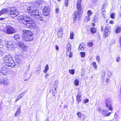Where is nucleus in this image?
I'll use <instances>...</instances> for the list:
<instances>
[{
    "label": "nucleus",
    "mask_w": 121,
    "mask_h": 121,
    "mask_svg": "<svg viewBox=\"0 0 121 121\" xmlns=\"http://www.w3.org/2000/svg\"><path fill=\"white\" fill-rule=\"evenodd\" d=\"M28 13H31L32 14L36 17V18L40 21L43 20V18L42 14L36 7L32 6H28L27 9Z\"/></svg>",
    "instance_id": "f257e3e1"
},
{
    "label": "nucleus",
    "mask_w": 121,
    "mask_h": 121,
    "mask_svg": "<svg viewBox=\"0 0 121 121\" xmlns=\"http://www.w3.org/2000/svg\"><path fill=\"white\" fill-rule=\"evenodd\" d=\"M82 0H78L77 1V12H74L73 16V21L75 23L78 18L80 19V18L81 17V10L82 8L81 5V2Z\"/></svg>",
    "instance_id": "f03ea898"
},
{
    "label": "nucleus",
    "mask_w": 121,
    "mask_h": 121,
    "mask_svg": "<svg viewBox=\"0 0 121 121\" xmlns=\"http://www.w3.org/2000/svg\"><path fill=\"white\" fill-rule=\"evenodd\" d=\"M24 20L23 21H20L21 24L23 23L26 25V26L28 28L31 29H34L36 28V24L33 22L32 21L33 19L32 18L28 15L24 16Z\"/></svg>",
    "instance_id": "7ed1b4c3"
},
{
    "label": "nucleus",
    "mask_w": 121,
    "mask_h": 121,
    "mask_svg": "<svg viewBox=\"0 0 121 121\" xmlns=\"http://www.w3.org/2000/svg\"><path fill=\"white\" fill-rule=\"evenodd\" d=\"M2 30L8 34H12L16 32L15 29L10 25H7Z\"/></svg>",
    "instance_id": "20e7f679"
},
{
    "label": "nucleus",
    "mask_w": 121,
    "mask_h": 121,
    "mask_svg": "<svg viewBox=\"0 0 121 121\" xmlns=\"http://www.w3.org/2000/svg\"><path fill=\"white\" fill-rule=\"evenodd\" d=\"M105 100L106 107L109 110L112 111L113 110V108L112 106V103L111 99L108 98H106Z\"/></svg>",
    "instance_id": "39448f33"
},
{
    "label": "nucleus",
    "mask_w": 121,
    "mask_h": 121,
    "mask_svg": "<svg viewBox=\"0 0 121 121\" xmlns=\"http://www.w3.org/2000/svg\"><path fill=\"white\" fill-rule=\"evenodd\" d=\"M12 10L10 11V13H9V15L12 17H15L19 14V13L16 11L15 10V8L14 7H12Z\"/></svg>",
    "instance_id": "423d86ee"
},
{
    "label": "nucleus",
    "mask_w": 121,
    "mask_h": 121,
    "mask_svg": "<svg viewBox=\"0 0 121 121\" xmlns=\"http://www.w3.org/2000/svg\"><path fill=\"white\" fill-rule=\"evenodd\" d=\"M71 45L70 44H68L67 45L66 53L67 55H68L70 58L72 57V53L71 52Z\"/></svg>",
    "instance_id": "0eeeda50"
},
{
    "label": "nucleus",
    "mask_w": 121,
    "mask_h": 121,
    "mask_svg": "<svg viewBox=\"0 0 121 121\" xmlns=\"http://www.w3.org/2000/svg\"><path fill=\"white\" fill-rule=\"evenodd\" d=\"M33 34L29 30H24L23 31V33L22 34V36H32Z\"/></svg>",
    "instance_id": "6e6552de"
},
{
    "label": "nucleus",
    "mask_w": 121,
    "mask_h": 121,
    "mask_svg": "<svg viewBox=\"0 0 121 121\" xmlns=\"http://www.w3.org/2000/svg\"><path fill=\"white\" fill-rule=\"evenodd\" d=\"M34 38L32 36H23L22 37V39L23 41L28 42L32 41L33 39Z\"/></svg>",
    "instance_id": "1a4fd4ad"
},
{
    "label": "nucleus",
    "mask_w": 121,
    "mask_h": 121,
    "mask_svg": "<svg viewBox=\"0 0 121 121\" xmlns=\"http://www.w3.org/2000/svg\"><path fill=\"white\" fill-rule=\"evenodd\" d=\"M50 10V8L48 7H45L43 9V12L44 16H47L49 14V11Z\"/></svg>",
    "instance_id": "9d476101"
},
{
    "label": "nucleus",
    "mask_w": 121,
    "mask_h": 121,
    "mask_svg": "<svg viewBox=\"0 0 121 121\" xmlns=\"http://www.w3.org/2000/svg\"><path fill=\"white\" fill-rule=\"evenodd\" d=\"M12 59V56L10 55V54L9 53L6 54L3 57V59L4 61H7L8 60H11Z\"/></svg>",
    "instance_id": "9b49d317"
},
{
    "label": "nucleus",
    "mask_w": 121,
    "mask_h": 121,
    "mask_svg": "<svg viewBox=\"0 0 121 121\" xmlns=\"http://www.w3.org/2000/svg\"><path fill=\"white\" fill-rule=\"evenodd\" d=\"M4 85H5L8 84L9 82L8 79L6 78H2L0 80V82Z\"/></svg>",
    "instance_id": "f8f14e48"
},
{
    "label": "nucleus",
    "mask_w": 121,
    "mask_h": 121,
    "mask_svg": "<svg viewBox=\"0 0 121 121\" xmlns=\"http://www.w3.org/2000/svg\"><path fill=\"white\" fill-rule=\"evenodd\" d=\"M9 60L10 61L9 62H6V63H5V64L8 67H13L15 65V63L13 59H12L11 60Z\"/></svg>",
    "instance_id": "ddd939ff"
},
{
    "label": "nucleus",
    "mask_w": 121,
    "mask_h": 121,
    "mask_svg": "<svg viewBox=\"0 0 121 121\" xmlns=\"http://www.w3.org/2000/svg\"><path fill=\"white\" fill-rule=\"evenodd\" d=\"M13 44V41H7L5 46L8 48V49H9L11 47H13V46L14 45Z\"/></svg>",
    "instance_id": "4468645a"
},
{
    "label": "nucleus",
    "mask_w": 121,
    "mask_h": 121,
    "mask_svg": "<svg viewBox=\"0 0 121 121\" xmlns=\"http://www.w3.org/2000/svg\"><path fill=\"white\" fill-rule=\"evenodd\" d=\"M81 92L78 91L77 95L76 96V100L78 101V104L80 101H81L82 99L81 98Z\"/></svg>",
    "instance_id": "2eb2a0df"
},
{
    "label": "nucleus",
    "mask_w": 121,
    "mask_h": 121,
    "mask_svg": "<svg viewBox=\"0 0 121 121\" xmlns=\"http://www.w3.org/2000/svg\"><path fill=\"white\" fill-rule=\"evenodd\" d=\"M111 113V112H109L107 110L105 109L103 110L102 114L105 116H108Z\"/></svg>",
    "instance_id": "dca6fc26"
},
{
    "label": "nucleus",
    "mask_w": 121,
    "mask_h": 121,
    "mask_svg": "<svg viewBox=\"0 0 121 121\" xmlns=\"http://www.w3.org/2000/svg\"><path fill=\"white\" fill-rule=\"evenodd\" d=\"M63 34V31L61 29L58 30L57 32V35L60 37H61L62 36Z\"/></svg>",
    "instance_id": "f3484780"
},
{
    "label": "nucleus",
    "mask_w": 121,
    "mask_h": 121,
    "mask_svg": "<svg viewBox=\"0 0 121 121\" xmlns=\"http://www.w3.org/2000/svg\"><path fill=\"white\" fill-rule=\"evenodd\" d=\"M57 88L55 87H53L52 89V92L53 95L54 96H55V95L57 94V91L56 89Z\"/></svg>",
    "instance_id": "a211bd4d"
},
{
    "label": "nucleus",
    "mask_w": 121,
    "mask_h": 121,
    "mask_svg": "<svg viewBox=\"0 0 121 121\" xmlns=\"http://www.w3.org/2000/svg\"><path fill=\"white\" fill-rule=\"evenodd\" d=\"M85 48V44L84 43H82L80 44L79 46V49L82 50H83Z\"/></svg>",
    "instance_id": "6ab92c4d"
},
{
    "label": "nucleus",
    "mask_w": 121,
    "mask_h": 121,
    "mask_svg": "<svg viewBox=\"0 0 121 121\" xmlns=\"http://www.w3.org/2000/svg\"><path fill=\"white\" fill-rule=\"evenodd\" d=\"M14 37L15 39L17 41H19L20 39L19 35L18 34H15L14 35Z\"/></svg>",
    "instance_id": "aec40b11"
},
{
    "label": "nucleus",
    "mask_w": 121,
    "mask_h": 121,
    "mask_svg": "<svg viewBox=\"0 0 121 121\" xmlns=\"http://www.w3.org/2000/svg\"><path fill=\"white\" fill-rule=\"evenodd\" d=\"M30 69V66L29 65L26 66L24 68V70L25 71V73H26L28 72V71Z\"/></svg>",
    "instance_id": "412c9836"
},
{
    "label": "nucleus",
    "mask_w": 121,
    "mask_h": 121,
    "mask_svg": "<svg viewBox=\"0 0 121 121\" xmlns=\"http://www.w3.org/2000/svg\"><path fill=\"white\" fill-rule=\"evenodd\" d=\"M58 82V80H56L55 81V82L54 83L53 87H55L57 88Z\"/></svg>",
    "instance_id": "4be33fe9"
},
{
    "label": "nucleus",
    "mask_w": 121,
    "mask_h": 121,
    "mask_svg": "<svg viewBox=\"0 0 121 121\" xmlns=\"http://www.w3.org/2000/svg\"><path fill=\"white\" fill-rule=\"evenodd\" d=\"M3 47V46H0V56H2L3 53V51L4 49Z\"/></svg>",
    "instance_id": "5701e85b"
},
{
    "label": "nucleus",
    "mask_w": 121,
    "mask_h": 121,
    "mask_svg": "<svg viewBox=\"0 0 121 121\" xmlns=\"http://www.w3.org/2000/svg\"><path fill=\"white\" fill-rule=\"evenodd\" d=\"M15 65H17V66L19 67L21 66L22 65V63L20 60L18 62H16V63H15Z\"/></svg>",
    "instance_id": "b1692460"
},
{
    "label": "nucleus",
    "mask_w": 121,
    "mask_h": 121,
    "mask_svg": "<svg viewBox=\"0 0 121 121\" xmlns=\"http://www.w3.org/2000/svg\"><path fill=\"white\" fill-rule=\"evenodd\" d=\"M15 59L16 62L19 61L21 60L19 56L17 55H15Z\"/></svg>",
    "instance_id": "393cba45"
},
{
    "label": "nucleus",
    "mask_w": 121,
    "mask_h": 121,
    "mask_svg": "<svg viewBox=\"0 0 121 121\" xmlns=\"http://www.w3.org/2000/svg\"><path fill=\"white\" fill-rule=\"evenodd\" d=\"M77 115L78 116V117L80 118H82V116H83V118H84L85 117V116L84 115H83L82 114H81L80 112L77 113Z\"/></svg>",
    "instance_id": "a878e982"
},
{
    "label": "nucleus",
    "mask_w": 121,
    "mask_h": 121,
    "mask_svg": "<svg viewBox=\"0 0 121 121\" xmlns=\"http://www.w3.org/2000/svg\"><path fill=\"white\" fill-rule=\"evenodd\" d=\"M49 69L48 65H47L45 67V69L43 70V72L44 73H46L48 71Z\"/></svg>",
    "instance_id": "bb28decb"
},
{
    "label": "nucleus",
    "mask_w": 121,
    "mask_h": 121,
    "mask_svg": "<svg viewBox=\"0 0 121 121\" xmlns=\"http://www.w3.org/2000/svg\"><path fill=\"white\" fill-rule=\"evenodd\" d=\"M8 10L7 9H2L0 11L2 14L4 13H6L7 12Z\"/></svg>",
    "instance_id": "cd10ccee"
},
{
    "label": "nucleus",
    "mask_w": 121,
    "mask_h": 121,
    "mask_svg": "<svg viewBox=\"0 0 121 121\" xmlns=\"http://www.w3.org/2000/svg\"><path fill=\"white\" fill-rule=\"evenodd\" d=\"M6 73L5 72V71L2 70L1 69L0 70V75H1V74L3 75H5L6 74Z\"/></svg>",
    "instance_id": "c85d7f7f"
},
{
    "label": "nucleus",
    "mask_w": 121,
    "mask_h": 121,
    "mask_svg": "<svg viewBox=\"0 0 121 121\" xmlns=\"http://www.w3.org/2000/svg\"><path fill=\"white\" fill-rule=\"evenodd\" d=\"M91 33H94L96 32V29L94 27H92L91 29Z\"/></svg>",
    "instance_id": "c756f323"
},
{
    "label": "nucleus",
    "mask_w": 121,
    "mask_h": 121,
    "mask_svg": "<svg viewBox=\"0 0 121 121\" xmlns=\"http://www.w3.org/2000/svg\"><path fill=\"white\" fill-rule=\"evenodd\" d=\"M90 20V17L89 16H85L84 17L85 21L86 22H88Z\"/></svg>",
    "instance_id": "7c9ffc66"
},
{
    "label": "nucleus",
    "mask_w": 121,
    "mask_h": 121,
    "mask_svg": "<svg viewBox=\"0 0 121 121\" xmlns=\"http://www.w3.org/2000/svg\"><path fill=\"white\" fill-rule=\"evenodd\" d=\"M24 16L22 15H20L19 16L18 18V19L21 20H22V21H23V20H24Z\"/></svg>",
    "instance_id": "2f4dec72"
},
{
    "label": "nucleus",
    "mask_w": 121,
    "mask_h": 121,
    "mask_svg": "<svg viewBox=\"0 0 121 121\" xmlns=\"http://www.w3.org/2000/svg\"><path fill=\"white\" fill-rule=\"evenodd\" d=\"M121 30V27H118L116 29V31L117 33H118L120 32Z\"/></svg>",
    "instance_id": "473e14b6"
},
{
    "label": "nucleus",
    "mask_w": 121,
    "mask_h": 121,
    "mask_svg": "<svg viewBox=\"0 0 121 121\" xmlns=\"http://www.w3.org/2000/svg\"><path fill=\"white\" fill-rule=\"evenodd\" d=\"M74 84L76 86L78 85L79 84V81L77 79H76L74 81Z\"/></svg>",
    "instance_id": "72a5a7b5"
},
{
    "label": "nucleus",
    "mask_w": 121,
    "mask_h": 121,
    "mask_svg": "<svg viewBox=\"0 0 121 121\" xmlns=\"http://www.w3.org/2000/svg\"><path fill=\"white\" fill-rule=\"evenodd\" d=\"M110 34V31H106L105 30L104 35L106 37H107Z\"/></svg>",
    "instance_id": "f704fd0d"
},
{
    "label": "nucleus",
    "mask_w": 121,
    "mask_h": 121,
    "mask_svg": "<svg viewBox=\"0 0 121 121\" xmlns=\"http://www.w3.org/2000/svg\"><path fill=\"white\" fill-rule=\"evenodd\" d=\"M81 56L82 57H84L85 55V52H81L80 53Z\"/></svg>",
    "instance_id": "c9c22d12"
},
{
    "label": "nucleus",
    "mask_w": 121,
    "mask_h": 121,
    "mask_svg": "<svg viewBox=\"0 0 121 121\" xmlns=\"http://www.w3.org/2000/svg\"><path fill=\"white\" fill-rule=\"evenodd\" d=\"M4 43L2 39H0V46H3L4 44Z\"/></svg>",
    "instance_id": "e433bc0d"
},
{
    "label": "nucleus",
    "mask_w": 121,
    "mask_h": 121,
    "mask_svg": "<svg viewBox=\"0 0 121 121\" xmlns=\"http://www.w3.org/2000/svg\"><path fill=\"white\" fill-rule=\"evenodd\" d=\"M98 18L96 17H94L93 18V21L95 22H98Z\"/></svg>",
    "instance_id": "4c0bfd02"
},
{
    "label": "nucleus",
    "mask_w": 121,
    "mask_h": 121,
    "mask_svg": "<svg viewBox=\"0 0 121 121\" xmlns=\"http://www.w3.org/2000/svg\"><path fill=\"white\" fill-rule=\"evenodd\" d=\"M73 32H71L70 33V38L71 39H73Z\"/></svg>",
    "instance_id": "58836bf2"
},
{
    "label": "nucleus",
    "mask_w": 121,
    "mask_h": 121,
    "mask_svg": "<svg viewBox=\"0 0 121 121\" xmlns=\"http://www.w3.org/2000/svg\"><path fill=\"white\" fill-rule=\"evenodd\" d=\"M88 16L90 17L92 14V12L90 10H89L87 12Z\"/></svg>",
    "instance_id": "ea45409f"
},
{
    "label": "nucleus",
    "mask_w": 121,
    "mask_h": 121,
    "mask_svg": "<svg viewBox=\"0 0 121 121\" xmlns=\"http://www.w3.org/2000/svg\"><path fill=\"white\" fill-rule=\"evenodd\" d=\"M69 73L72 74H73L74 73V69H70L69 70Z\"/></svg>",
    "instance_id": "a19ab883"
},
{
    "label": "nucleus",
    "mask_w": 121,
    "mask_h": 121,
    "mask_svg": "<svg viewBox=\"0 0 121 121\" xmlns=\"http://www.w3.org/2000/svg\"><path fill=\"white\" fill-rule=\"evenodd\" d=\"M38 70L36 71V73L37 74H38L40 72V70H41L40 67H38Z\"/></svg>",
    "instance_id": "79ce46f5"
},
{
    "label": "nucleus",
    "mask_w": 121,
    "mask_h": 121,
    "mask_svg": "<svg viewBox=\"0 0 121 121\" xmlns=\"http://www.w3.org/2000/svg\"><path fill=\"white\" fill-rule=\"evenodd\" d=\"M69 0H65V3L66 7L67 6L68 4Z\"/></svg>",
    "instance_id": "37998d69"
},
{
    "label": "nucleus",
    "mask_w": 121,
    "mask_h": 121,
    "mask_svg": "<svg viewBox=\"0 0 121 121\" xmlns=\"http://www.w3.org/2000/svg\"><path fill=\"white\" fill-rule=\"evenodd\" d=\"M89 101V100L87 99H84L83 100V102L84 104H85L87 103Z\"/></svg>",
    "instance_id": "c03bdc74"
},
{
    "label": "nucleus",
    "mask_w": 121,
    "mask_h": 121,
    "mask_svg": "<svg viewBox=\"0 0 121 121\" xmlns=\"http://www.w3.org/2000/svg\"><path fill=\"white\" fill-rule=\"evenodd\" d=\"M110 27L109 26L105 28V30L106 31H110Z\"/></svg>",
    "instance_id": "a18cd8bd"
},
{
    "label": "nucleus",
    "mask_w": 121,
    "mask_h": 121,
    "mask_svg": "<svg viewBox=\"0 0 121 121\" xmlns=\"http://www.w3.org/2000/svg\"><path fill=\"white\" fill-rule=\"evenodd\" d=\"M97 110H98L99 112L102 113L104 110L101 109L100 108H98L97 109Z\"/></svg>",
    "instance_id": "49530a36"
},
{
    "label": "nucleus",
    "mask_w": 121,
    "mask_h": 121,
    "mask_svg": "<svg viewBox=\"0 0 121 121\" xmlns=\"http://www.w3.org/2000/svg\"><path fill=\"white\" fill-rule=\"evenodd\" d=\"M93 43L91 42H89L88 43V45L90 47H91L93 45Z\"/></svg>",
    "instance_id": "de8ad7c7"
},
{
    "label": "nucleus",
    "mask_w": 121,
    "mask_h": 121,
    "mask_svg": "<svg viewBox=\"0 0 121 121\" xmlns=\"http://www.w3.org/2000/svg\"><path fill=\"white\" fill-rule=\"evenodd\" d=\"M92 65L95 68H96L97 67V66L96 65V63L95 62H93Z\"/></svg>",
    "instance_id": "09e8293b"
},
{
    "label": "nucleus",
    "mask_w": 121,
    "mask_h": 121,
    "mask_svg": "<svg viewBox=\"0 0 121 121\" xmlns=\"http://www.w3.org/2000/svg\"><path fill=\"white\" fill-rule=\"evenodd\" d=\"M120 57L119 56H118L117 57V59H116V61L118 62H119L120 61Z\"/></svg>",
    "instance_id": "8fccbe9b"
},
{
    "label": "nucleus",
    "mask_w": 121,
    "mask_h": 121,
    "mask_svg": "<svg viewBox=\"0 0 121 121\" xmlns=\"http://www.w3.org/2000/svg\"><path fill=\"white\" fill-rule=\"evenodd\" d=\"M21 113V112H19L17 111L15 114V116L16 117L17 115Z\"/></svg>",
    "instance_id": "3c124183"
},
{
    "label": "nucleus",
    "mask_w": 121,
    "mask_h": 121,
    "mask_svg": "<svg viewBox=\"0 0 121 121\" xmlns=\"http://www.w3.org/2000/svg\"><path fill=\"white\" fill-rule=\"evenodd\" d=\"M114 13H112L110 17L111 18L113 19L114 18Z\"/></svg>",
    "instance_id": "603ef678"
},
{
    "label": "nucleus",
    "mask_w": 121,
    "mask_h": 121,
    "mask_svg": "<svg viewBox=\"0 0 121 121\" xmlns=\"http://www.w3.org/2000/svg\"><path fill=\"white\" fill-rule=\"evenodd\" d=\"M4 19H3V20L2 21H3L4 23H6V22L7 21V18H4Z\"/></svg>",
    "instance_id": "864d4df0"
},
{
    "label": "nucleus",
    "mask_w": 121,
    "mask_h": 121,
    "mask_svg": "<svg viewBox=\"0 0 121 121\" xmlns=\"http://www.w3.org/2000/svg\"><path fill=\"white\" fill-rule=\"evenodd\" d=\"M100 57L99 56H97L96 58V59L98 61H99L100 60Z\"/></svg>",
    "instance_id": "5fc2aeb1"
},
{
    "label": "nucleus",
    "mask_w": 121,
    "mask_h": 121,
    "mask_svg": "<svg viewBox=\"0 0 121 121\" xmlns=\"http://www.w3.org/2000/svg\"><path fill=\"white\" fill-rule=\"evenodd\" d=\"M24 95V94H23L22 93L19 96V97L20 98V99H21L22 97Z\"/></svg>",
    "instance_id": "6e6d98bb"
},
{
    "label": "nucleus",
    "mask_w": 121,
    "mask_h": 121,
    "mask_svg": "<svg viewBox=\"0 0 121 121\" xmlns=\"http://www.w3.org/2000/svg\"><path fill=\"white\" fill-rule=\"evenodd\" d=\"M21 99L19 97V96H18L17 98V99L15 101V102H17L18 101V100Z\"/></svg>",
    "instance_id": "4d7b16f0"
},
{
    "label": "nucleus",
    "mask_w": 121,
    "mask_h": 121,
    "mask_svg": "<svg viewBox=\"0 0 121 121\" xmlns=\"http://www.w3.org/2000/svg\"><path fill=\"white\" fill-rule=\"evenodd\" d=\"M119 41H120V46L121 47V37H120L119 38Z\"/></svg>",
    "instance_id": "13d9d810"
},
{
    "label": "nucleus",
    "mask_w": 121,
    "mask_h": 121,
    "mask_svg": "<svg viewBox=\"0 0 121 121\" xmlns=\"http://www.w3.org/2000/svg\"><path fill=\"white\" fill-rule=\"evenodd\" d=\"M21 108V107H19V108H18L17 109V111L21 112V110H20Z\"/></svg>",
    "instance_id": "bf43d9fd"
},
{
    "label": "nucleus",
    "mask_w": 121,
    "mask_h": 121,
    "mask_svg": "<svg viewBox=\"0 0 121 121\" xmlns=\"http://www.w3.org/2000/svg\"><path fill=\"white\" fill-rule=\"evenodd\" d=\"M56 12L57 13H58L59 11V9L58 8H56Z\"/></svg>",
    "instance_id": "052dcab7"
},
{
    "label": "nucleus",
    "mask_w": 121,
    "mask_h": 121,
    "mask_svg": "<svg viewBox=\"0 0 121 121\" xmlns=\"http://www.w3.org/2000/svg\"><path fill=\"white\" fill-rule=\"evenodd\" d=\"M56 48V50H58L59 49V47L57 46H55Z\"/></svg>",
    "instance_id": "680f3d73"
},
{
    "label": "nucleus",
    "mask_w": 121,
    "mask_h": 121,
    "mask_svg": "<svg viewBox=\"0 0 121 121\" xmlns=\"http://www.w3.org/2000/svg\"><path fill=\"white\" fill-rule=\"evenodd\" d=\"M48 74L47 73L45 74V78L46 79L48 77Z\"/></svg>",
    "instance_id": "e2e57ef3"
},
{
    "label": "nucleus",
    "mask_w": 121,
    "mask_h": 121,
    "mask_svg": "<svg viewBox=\"0 0 121 121\" xmlns=\"http://www.w3.org/2000/svg\"><path fill=\"white\" fill-rule=\"evenodd\" d=\"M105 13V12L104 11H103V12H102V16L104 17V14Z\"/></svg>",
    "instance_id": "0e129e2a"
},
{
    "label": "nucleus",
    "mask_w": 121,
    "mask_h": 121,
    "mask_svg": "<svg viewBox=\"0 0 121 121\" xmlns=\"http://www.w3.org/2000/svg\"><path fill=\"white\" fill-rule=\"evenodd\" d=\"M109 23H110L111 24H113V21H110V22Z\"/></svg>",
    "instance_id": "69168bd1"
},
{
    "label": "nucleus",
    "mask_w": 121,
    "mask_h": 121,
    "mask_svg": "<svg viewBox=\"0 0 121 121\" xmlns=\"http://www.w3.org/2000/svg\"><path fill=\"white\" fill-rule=\"evenodd\" d=\"M108 80H109L108 79V78H106V80H105L106 82L107 83H108Z\"/></svg>",
    "instance_id": "338daca9"
},
{
    "label": "nucleus",
    "mask_w": 121,
    "mask_h": 121,
    "mask_svg": "<svg viewBox=\"0 0 121 121\" xmlns=\"http://www.w3.org/2000/svg\"><path fill=\"white\" fill-rule=\"evenodd\" d=\"M26 92V91H24L22 93V94H24V95L25 94V93Z\"/></svg>",
    "instance_id": "774afa93"
}]
</instances>
